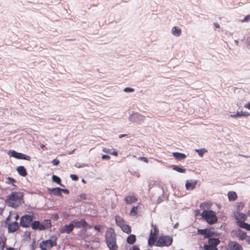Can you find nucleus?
I'll use <instances>...</instances> for the list:
<instances>
[{
    "instance_id": "nucleus-32",
    "label": "nucleus",
    "mask_w": 250,
    "mask_h": 250,
    "mask_svg": "<svg viewBox=\"0 0 250 250\" xmlns=\"http://www.w3.org/2000/svg\"><path fill=\"white\" fill-rule=\"evenodd\" d=\"M159 232L158 229L154 227V231H153L152 230L150 231V237H153L156 238V236L157 235V234Z\"/></svg>"
},
{
    "instance_id": "nucleus-9",
    "label": "nucleus",
    "mask_w": 250,
    "mask_h": 250,
    "mask_svg": "<svg viewBox=\"0 0 250 250\" xmlns=\"http://www.w3.org/2000/svg\"><path fill=\"white\" fill-rule=\"evenodd\" d=\"M197 182V180L190 179L187 180L185 185L186 189L190 190H193L195 188Z\"/></svg>"
},
{
    "instance_id": "nucleus-19",
    "label": "nucleus",
    "mask_w": 250,
    "mask_h": 250,
    "mask_svg": "<svg viewBox=\"0 0 250 250\" xmlns=\"http://www.w3.org/2000/svg\"><path fill=\"white\" fill-rule=\"evenodd\" d=\"M172 155L175 158L178 160H184L187 157L185 154L177 152H173Z\"/></svg>"
},
{
    "instance_id": "nucleus-33",
    "label": "nucleus",
    "mask_w": 250,
    "mask_h": 250,
    "mask_svg": "<svg viewBox=\"0 0 250 250\" xmlns=\"http://www.w3.org/2000/svg\"><path fill=\"white\" fill-rule=\"evenodd\" d=\"M196 151L198 152V155L201 157L203 156L204 153L207 151L205 148L196 149Z\"/></svg>"
},
{
    "instance_id": "nucleus-58",
    "label": "nucleus",
    "mask_w": 250,
    "mask_h": 250,
    "mask_svg": "<svg viewBox=\"0 0 250 250\" xmlns=\"http://www.w3.org/2000/svg\"><path fill=\"white\" fill-rule=\"evenodd\" d=\"M179 226V223H177L176 224H175V225L174 226V229H177L178 228Z\"/></svg>"
},
{
    "instance_id": "nucleus-3",
    "label": "nucleus",
    "mask_w": 250,
    "mask_h": 250,
    "mask_svg": "<svg viewBox=\"0 0 250 250\" xmlns=\"http://www.w3.org/2000/svg\"><path fill=\"white\" fill-rule=\"evenodd\" d=\"M202 216L209 225L214 224L218 221L215 212L212 210H204L202 213Z\"/></svg>"
},
{
    "instance_id": "nucleus-6",
    "label": "nucleus",
    "mask_w": 250,
    "mask_h": 250,
    "mask_svg": "<svg viewBox=\"0 0 250 250\" xmlns=\"http://www.w3.org/2000/svg\"><path fill=\"white\" fill-rule=\"evenodd\" d=\"M8 153L10 157H12L18 159L30 161L31 159L29 156L26 155L23 153L18 152L14 150H9Z\"/></svg>"
},
{
    "instance_id": "nucleus-55",
    "label": "nucleus",
    "mask_w": 250,
    "mask_h": 250,
    "mask_svg": "<svg viewBox=\"0 0 250 250\" xmlns=\"http://www.w3.org/2000/svg\"><path fill=\"white\" fill-rule=\"evenodd\" d=\"M246 242L250 245V236H248L246 239Z\"/></svg>"
},
{
    "instance_id": "nucleus-27",
    "label": "nucleus",
    "mask_w": 250,
    "mask_h": 250,
    "mask_svg": "<svg viewBox=\"0 0 250 250\" xmlns=\"http://www.w3.org/2000/svg\"><path fill=\"white\" fill-rule=\"evenodd\" d=\"M228 195L229 201H234L237 198V194L234 191L229 192Z\"/></svg>"
},
{
    "instance_id": "nucleus-38",
    "label": "nucleus",
    "mask_w": 250,
    "mask_h": 250,
    "mask_svg": "<svg viewBox=\"0 0 250 250\" xmlns=\"http://www.w3.org/2000/svg\"><path fill=\"white\" fill-rule=\"evenodd\" d=\"M250 21V14L246 16L244 19L241 20L240 21L242 22H247Z\"/></svg>"
},
{
    "instance_id": "nucleus-46",
    "label": "nucleus",
    "mask_w": 250,
    "mask_h": 250,
    "mask_svg": "<svg viewBox=\"0 0 250 250\" xmlns=\"http://www.w3.org/2000/svg\"><path fill=\"white\" fill-rule=\"evenodd\" d=\"M102 159L103 160H109L110 158V157L108 155H103L102 157Z\"/></svg>"
},
{
    "instance_id": "nucleus-11",
    "label": "nucleus",
    "mask_w": 250,
    "mask_h": 250,
    "mask_svg": "<svg viewBox=\"0 0 250 250\" xmlns=\"http://www.w3.org/2000/svg\"><path fill=\"white\" fill-rule=\"evenodd\" d=\"M19 229V224L17 222L10 223L8 226V232H14Z\"/></svg>"
},
{
    "instance_id": "nucleus-40",
    "label": "nucleus",
    "mask_w": 250,
    "mask_h": 250,
    "mask_svg": "<svg viewBox=\"0 0 250 250\" xmlns=\"http://www.w3.org/2000/svg\"><path fill=\"white\" fill-rule=\"evenodd\" d=\"M70 177L71 179L74 181H77L79 178L78 176L75 174H70Z\"/></svg>"
},
{
    "instance_id": "nucleus-50",
    "label": "nucleus",
    "mask_w": 250,
    "mask_h": 250,
    "mask_svg": "<svg viewBox=\"0 0 250 250\" xmlns=\"http://www.w3.org/2000/svg\"><path fill=\"white\" fill-rule=\"evenodd\" d=\"M61 192H63L64 193L68 194L69 193V190L67 189L66 188H62V190H61Z\"/></svg>"
},
{
    "instance_id": "nucleus-34",
    "label": "nucleus",
    "mask_w": 250,
    "mask_h": 250,
    "mask_svg": "<svg viewBox=\"0 0 250 250\" xmlns=\"http://www.w3.org/2000/svg\"><path fill=\"white\" fill-rule=\"evenodd\" d=\"M16 182V180L10 177H8L6 178V183L8 184H10L11 183Z\"/></svg>"
},
{
    "instance_id": "nucleus-57",
    "label": "nucleus",
    "mask_w": 250,
    "mask_h": 250,
    "mask_svg": "<svg viewBox=\"0 0 250 250\" xmlns=\"http://www.w3.org/2000/svg\"><path fill=\"white\" fill-rule=\"evenodd\" d=\"M126 135H127V134H121V135H120L119 136V137L120 138H123V137H125V136H126Z\"/></svg>"
},
{
    "instance_id": "nucleus-41",
    "label": "nucleus",
    "mask_w": 250,
    "mask_h": 250,
    "mask_svg": "<svg viewBox=\"0 0 250 250\" xmlns=\"http://www.w3.org/2000/svg\"><path fill=\"white\" fill-rule=\"evenodd\" d=\"M59 160L57 159H54L52 161V163L54 166H57L59 164Z\"/></svg>"
},
{
    "instance_id": "nucleus-37",
    "label": "nucleus",
    "mask_w": 250,
    "mask_h": 250,
    "mask_svg": "<svg viewBox=\"0 0 250 250\" xmlns=\"http://www.w3.org/2000/svg\"><path fill=\"white\" fill-rule=\"evenodd\" d=\"M206 231V229H198L197 230L198 233L204 235L205 236V232Z\"/></svg>"
},
{
    "instance_id": "nucleus-5",
    "label": "nucleus",
    "mask_w": 250,
    "mask_h": 250,
    "mask_svg": "<svg viewBox=\"0 0 250 250\" xmlns=\"http://www.w3.org/2000/svg\"><path fill=\"white\" fill-rule=\"evenodd\" d=\"M33 215L30 214H25L22 216L20 220V225L22 228H29L31 227L33 221Z\"/></svg>"
},
{
    "instance_id": "nucleus-20",
    "label": "nucleus",
    "mask_w": 250,
    "mask_h": 250,
    "mask_svg": "<svg viewBox=\"0 0 250 250\" xmlns=\"http://www.w3.org/2000/svg\"><path fill=\"white\" fill-rule=\"evenodd\" d=\"M136 240V235L134 234H130L126 239L127 243L129 245L133 244Z\"/></svg>"
},
{
    "instance_id": "nucleus-56",
    "label": "nucleus",
    "mask_w": 250,
    "mask_h": 250,
    "mask_svg": "<svg viewBox=\"0 0 250 250\" xmlns=\"http://www.w3.org/2000/svg\"><path fill=\"white\" fill-rule=\"evenodd\" d=\"M214 26H215L216 28H218L220 27L219 24L218 23H214Z\"/></svg>"
},
{
    "instance_id": "nucleus-31",
    "label": "nucleus",
    "mask_w": 250,
    "mask_h": 250,
    "mask_svg": "<svg viewBox=\"0 0 250 250\" xmlns=\"http://www.w3.org/2000/svg\"><path fill=\"white\" fill-rule=\"evenodd\" d=\"M204 248L205 250H218L216 247H213L209 245L205 244Z\"/></svg>"
},
{
    "instance_id": "nucleus-30",
    "label": "nucleus",
    "mask_w": 250,
    "mask_h": 250,
    "mask_svg": "<svg viewBox=\"0 0 250 250\" xmlns=\"http://www.w3.org/2000/svg\"><path fill=\"white\" fill-rule=\"evenodd\" d=\"M214 235V232L211 231L210 230H209L206 229V231L205 232L204 237L205 238H209L211 236Z\"/></svg>"
},
{
    "instance_id": "nucleus-7",
    "label": "nucleus",
    "mask_w": 250,
    "mask_h": 250,
    "mask_svg": "<svg viewBox=\"0 0 250 250\" xmlns=\"http://www.w3.org/2000/svg\"><path fill=\"white\" fill-rule=\"evenodd\" d=\"M58 238L55 236H52L51 239L42 241V244L44 246L49 247L50 248L57 245L56 241Z\"/></svg>"
},
{
    "instance_id": "nucleus-54",
    "label": "nucleus",
    "mask_w": 250,
    "mask_h": 250,
    "mask_svg": "<svg viewBox=\"0 0 250 250\" xmlns=\"http://www.w3.org/2000/svg\"><path fill=\"white\" fill-rule=\"evenodd\" d=\"M236 115H237V117L242 116V113H241V111H237L236 114Z\"/></svg>"
},
{
    "instance_id": "nucleus-8",
    "label": "nucleus",
    "mask_w": 250,
    "mask_h": 250,
    "mask_svg": "<svg viewBox=\"0 0 250 250\" xmlns=\"http://www.w3.org/2000/svg\"><path fill=\"white\" fill-rule=\"evenodd\" d=\"M74 227L75 226L71 221L68 225H65L61 228L60 232L61 233H66L69 234L73 230Z\"/></svg>"
},
{
    "instance_id": "nucleus-10",
    "label": "nucleus",
    "mask_w": 250,
    "mask_h": 250,
    "mask_svg": "<svg viewBox=\"0 0 250 250\" xmlns=\"http://www.w3.org/2000/svg\"><path fill=\"white\" fill-rule=\"evenodd\" d=\"M75 227L77 228H85L88 226V223L84 219H82L80 221L73 220L72 221Z\"/></svg>"
},
{
    "instance_id": "nucleus-47",
    "label": "nucleus",
    "mask_w": 250,
    "mask_h": 250,
    "mask_svg": "<svg viewBox=\"0 0 250 250\" xmlns=\"http://www.w3.org/2000/svg\"><path fill=\"white\" fill-rule=\"evenodd\" d=\"M94 228L96 230H97L99 232H101V226L100 225H95Z\"/></svg>"
},
{
    "instance_id": "nucleus-48",
    "label": "nucleus",
    "mask_w": 250,
    "mask_h": 250,
    "mask_svg": "<svg viewBox=\"0 0 250 250\" xmlns=\"http://www.w3.org/2000/svg\"><path fill=\"white\" fill-rule=\"evenodd\" d=\"M241 113H242V116L244 117H247L250 115V113L248 112H243L241 111Z\"/></svg>"
},
{
    "instance_id": "nucleus-61",
    "label": "nucleus",
    "mask_w": 250,
    "mask_h": 250,
    "mask_svg": "<svg viewBox=\"0 0 250 250\" xmlns=\"http://www.w3.org/2000/svg\"><path fill=\"white\" fill-rule=\"evenodd\" d=\"M6 250H15V249H14L13 248H11V247H10V248H7L6 249Z\"/></svg>"
},
{
    "instance_id": "nucleus-22",
    "label": "nucleus",
    "mask_w": 250,
    "mask_h": 250,
    "mask_svg": "<svg viewBox=\"0 0 250 250\" xmlns=\"http://www.w3.org/2000/svg\"><path fill=\"white\" fill-rule=\"evenodd\" d=\"M171 32L174 36L176 37H179L181 34L182 31L178 27L174 26L172 27L171 29Z\"/></svg>"
},
{
    "instance_id": "nucleus-14",
    "label": "nucleus",
    "mask_w": 250,
    "mask_h": 250,
    "mask_svg": "<svg viewBox=\"0 0 250 250\" xmlns=\"http://www.w3.org/2000/svg\"><path fill=\"white\" fill-rule=\"evenodd\" d=\"M234 218L237 221H245L247 216L246 214L243 213L237 212L234 213Z\"/></svg>"
},
{
    "instance_id": "nucleus-60",
    "label": "nucleus",
    "mask_w": 250,
    "mask_h": 250,
    "mask_svg": "<svg viewBox=\"0 0 250 250\" xmlns=\"http://www.w3.org/2000/svg\"><path fill=\"white\" fill-rule=\"evenodd\" d=\"M3 211V209L1 208H0V214H1Z\"/></svg>"
},
{
    "instance_id": "nucleus-64",
    "label": "nucleus",
    "mask_w": 250,
    "mask_h": 250,
    "mask_svg": "<svg viewBox=\"0 0 250 250\" xmlns=\"http://www.w3.org/2000/svg\"><path fill=\"white\" fill-rule=\"evenodd\" d=\"M109 249L110 250H118V249H114V248H111V249Z\"/></svg>"
},
{
    "instance_id": "nucleus-39",
    "label": "nucleus",
    "mask_w": 250,
    "mask_h": 250,
    "mask_svg": "<svg viewBox=\"0 0 250 250\" xmlns=\"http://www.w3.org/2000/svg\"><path fill=\"white\" fill-rule=\"evenodd\" d=\"M124 91L125 92H132L134 91V89L130 87H125Z\"/></svg>"
},
{
    "instance_id": "nucleus-16",
    "label": "nucleus",
    "mask_w": 250,
    "mask_h": 250,
    "mask_svg": "<svg viewBox=\"0 0 250 250\" xmlns=\"http://www.w3.org/2000/svg\"><path fill=\"white\" fill-rule=\"evenodd\" d=\"M41 226L43 230L51 227V220L50 219H45L42 222H41Z\"/></svg>"
},
{
    "instance_id": "nucleus-49",
    "label": "nucleus",
    "mask_w": 250,
    "mask_h": 250,
    "mask_svg": "<svg viewBox=\"0 0 250 250\" xmlns=\"http://www.w3.org/2000/svg\"><path fill=\"white\" fill-rule=\"evenodd\" d=\"M129 250H140V249L137 246L134 245Z\"/></svg>"
},
{
    "instance_id": "nucleus-18",
    "label": "nucleus",
    "mask_w": 250,
    "mask_h": 250,
    "mask_svg": "<svg viewBox=\"0 0 250 250\" xmlns=\"http://www.w3.org/2000/svg\"><path fill=\"white\" fill-rule=\"evenodd\" d=\"M220 240L216 238H211L208 239V244L210 246L216 247L220 243Z\"/></svg>"
},
{
    "instance_id": "nucleus-21",
    "label": "nucleus",
    "mask_w": 250,
    "mask_h": 250,
    "mask_svg": "<svg viewBox=\"0 0 250 250\" xmlns=\"http://www.w3.org/2000/svg\"><path fill=\"white\" fill-rule=\"evenodd\" d=\"M17 170L18 173L21 176H25L27 175L26 169L23 166H20L18 167Z\"/></svg>"
},
{
    "instance_id": "nucleus-26",
    "label": "nucleus",
    "mask_w": 250,
    "mask_h": 250,
    "mask_svg": "<svg viewBox=\"0 0 250 250\" xmlns=\"http://www.w3.org/2000/svg\"><path fill=\"white\" fill-rule=\"evenodd\" d=\"M52 180L53 182L59 184L61 186L64 187V186L62 184L61 178L57 175H53L52 176Z\"/></svg>"
},
{
    "instance_id": "nucleus-15",
    "label": "nucleus",
    "mask_w": 250,
    "mask_h": 250,
    "mask_svg": "<svg viewBox=\"0 0 250 250\" xmlns=\"http://www.w3.org/2000/svg\"><path fill=\"white\" fill-rule=\"evenodd\" d=\"M41 226V223L39 221H33L31 227L33 230H43Z\"/></svg>"
},
{
    "instance_id": "nucleus-62",
    "label": "nucleus",
    "mask_w": 250,
    "mask_h": 250,
    "mask_svg": "<svg viewBox=\"0 0 250 250\" xmlns=\"http://www.w3.org/2000/svg\"><path fill=\"white\" fill-rule=\"evenodd\" d=\"M234 42H235V43L236 45H237L238 44V41L237 40H235Z\"/></svg>"
},
{
    "instance_id": "nucleus-44",
    "label": "nucleus",
    "mask_w": 250,
    "mask_h": 250,
    "mask_svg": "<svg viewBox=\"0 0 250 250\" xmlns=\"http://www.w3.org/2000/svg\"><path fill=\"white\" fill-rule=\"evenodd\" d=\"M80 197L82 200H85L86 199V194L85 193H82L80 195Z\"/></svg>"
},
{
    "instance_id": "nucleus-63",
    "label": "nucleus",
    "mask_w": 250,
    "mask_h": 250,
    "mask_svg": "<svg viewBox=\"0 0 250 250\" xmlns=\"http://www.w3.org/2000/svg\"><path fill=\"white\" fill-rule=\"evenodd\" d=\"M19 217V215H18V214H17V215H16V216H15V219H16V220H17L18 219Z\"/></svg>"
},
{
    "instance_id": "nucleus-2",
    "label": "nucleus",
    "mask_w": 250,
    "mask_h": 250,
    "mask_svg": "<svg viewBox=\"0 0 250 250\" xmlns=\"http://www.w3.org/2000/svg\"><path fill=\"white\" fill-rule=\"evenodd\" d=\"M105 241L109 249H118L116 243V234L113 229L110 228L107 230L105 235Z\"/></svg>"
},
{
    "instance_id": "nucleus-17",
    "label": "nucleus",
    "mask_w": 250,
    "mask_h": 250,
    "mask_svg": "<svg viewBox=\"0 0 250 250\" xmlns=\"http://www.w3.org/2000/svg\"><path fill=\"white\" fill-rule=\"evenodd\" d=\"M237 224L239 227L247 230H250V225L245 223L244 221H237Z\"/></svg>"
},
{
    "instance_id": "nucleus-28",
    "label": "nucleus",
    "mask_w": 250,
    "mask_h": 250,
    "mask_svg": "<svg viewBox=\"0 0 250 250\" xmlns=\"http://www.w3.org/2000/svg\"><path fill=\"white\" fill-rule=\"evenodd\" d=\"M125 201L126 203L130 204L136 202L137 201V199L134 196H128L125 197Z\"/></svg>"
},
{
    "instance_id": "nucleus-36",
    "label": "nucleus",
    "mask_w": 250,
    "mask_h": 250,
    "mask_svg": "<svg viewBox=\"0 0 250 250\" xmlns=\"http://www.w3.org/2000/svg\"><path fill=\"white\" fill-rule=\"evenodd\" d=\"M137 207H133L130 211V214L132 215H136L137 213Z\"/></svg>"
},
{
    "instance_id": "nucleus-13",
    "label": "nucleus",
    "mask_w": 250,
    "mask_h": 250,
    "mask_svg": "<svg viewBox=\"0 0 250 250\" xmlns=\"http://www.w3.org/2000/svg\"><path fill=\"white\" fill-rule=\"evenodd\" d=\"M47 190L49 194H53L55 196H62L61 190L62 188L57 187L53 188H47Z\"/></svg>"
},
{
    "instance_id": "nucleus-45",
    "label": "nucleus",
    "mask_w": 250,
    "mask_h": 250,
    "mask_svg": "<svg viewBox=\"0 0 250 250\" xmlns=\"http://www.w3.org/2000/svg\"><path fill=\"white\" fill-rule=\"evenodd\" d=\"M139 159L141 160H142V161H144L146 163H148V159L146 157H139Z\"/></svg>"
},
{
    "instance_id": "nucleus-52",
    "label": "nucleus",
    "mask_w": 250,
    "mask_h": 250,
    "mask_svg": "<svg viewBox=\"0 0 250 250\" xmlns=\"http://www.w3.org/2000/svg\"><path fill=\"white\" fill-rule=\"evenodd\" d=\"M25 235L27 236V238L28 239H30V232L28 231H26L25 233Z\"/></svg>"
},
{
    "instance_id": "nucleus-35",
    "label": "nucleus",
    "mask_w": 250,
    "mask_h": 250,
    "mask_svg": "<svg viewBox=\"0 0 250 250\" xmlns=\"http://www.w3.org/2000/svg\"><path fill=\"white\" fill-rule=\"evenodd\" d=\"M155 239H156L155 238L150 237V238L148 240V245L150 246H152L154 244V242H155Z\"/></svg>"
},
{
    "instance_id": "nucleus-29",
    "label": "nucleus",
    "mask_w": 250,
    "mask_h": 250,
    "mask_svg": "<svg viewBox=\"0 0 250 250\" xmlns=\"http://www.w3.org/2000/svg\"><path fill=\"white\" fill-rule=\"evenodd\" d=\"M172 168L173 170H174L178 172H180V173H185L186 172L185 168L180 167L178 166L173 165Z\"/></svg>"
},
{
    "instance_id": "nucleus-53",
    "label": "nucleus",
    "mask_w": 250,
    "mask_h": 250,
    "mask_svg": "<svg viewBox=\"0 0 250 250\" xmlns=\"http://www.w3.org/2000/svg\"><path fill=\"white\" fill-rule=\"evenodd\" d=\"M244 107L250 110V102L245 104Z\"/></svg>"
},
{
    "instance_id": "nucleus-25",
    "label": "nucleus",
    "mask_w": 250,
    "mask_h": 250,
    "mask_svg": "<svg viewBox=\"0 0 250 250\" xmlns=\"http://www.w3.org/2000/svg\"><path fill=\"white\" fill-rule=\"evenodd\" d=\"M121 229L124 232L127 234H129L131 232V227L128 225H123L121 227Z\"/></svg>"
},
{
    "instance_id": "nucleus-12",
    "label": "nucleus",
    "mask_w": 250,
    "mask_h": 250,
    "mask_svg": "<svg viewBox=\"0 0 250 250\" xmlns=\"http://www.w3.org/2000/svg\"><path fill=\"white\" fill-rule=\"evenodd\" d=\"M229 250H243L242 247L237 242L231 241L228 244Z\"/></svg>"
},
{
    "instance_id": "nucleus-43",
    "label": "nucleus",
    "mask_w": 250,
    "mask_h": 250,
    "mask_svg": "<svg viewBox=\"0 0 250 250\" xmlns=\"http://www.w3.org/2000/svg\"><path fill=\"white\" fill-rule=\"evenodd\" d=\"M39 247L42 250H46L47 246H45L43 244H42V242L40 243Z\"/></svg>"
},
{
    "instance_id": "nucleus-59",
    "label": "nucleus",
    "mask_w": 250,
    "mask_h": 250,
    "mask_svg": "<svg viewBox=\"0 0 250 250\" xmlns=\"http://www.w3.org/2000/svg\"><path fill=\"white\" fill-rule=\"evenodd\" d=\"M230 116L231 117H233V118H237V115H236V114H231L230 115Z\"/></svg>"
},
{
    "instance_id": "nucleus-23",
    "label": "nucleus",
    "mask_w": 250,
    "mask_h": 250,
    "mask_svg": "<svg viewBox=\"0 0 250 250\" xmlns=\"http://www.w3.org/2000/svg\"><path fill=\"white\" fill-rule=\"evenodd\" d=\"M237 236L239 237V239L241 240H246V238L248 237L247 235L246 232L241 229H239Z\"/></svg>"
},
{
    "instance_id": "nucleus-1",
    "label": "nucleus",
    "mask_w": 250,
    "mask_h": 250,
    "mask_svg": "<svg viewBox=\"0 0 250 250\" xmlns=\"http://www.w3.org/2000/svg\"><path fill=\"white\" fill-rule=\"evenodd\" d=\"M23 193L21 191L12 192L6 196V204L13 208H17L23 203Z\"/></svg>"
},
{
    "instance_id": "nucleus-4",
    "label": "nucleus",
    "mask_w": 250,
    "mask_h": 250,
    "mask_svg": "<svg viewBox=\"0 0 250 250\" xmlns=\"http://www.w3.org/2000/svg\"><path fill=\"white\" fill-rule=\"evenodd\" d=\"M172 241L173 238L170 236H161L158 238L156 245L157 247H168L171 245Z\"/></svg>"
},
{
    "instance_id": "nucleus-42",
    "label": "nucleus",
    "mask_w": 250,
    "mask_h": 250,
    "mask_svg": "<svg viewBox=\"0 0 250 250\" xmlns=\"http://www.w3.org/2000/svg\"><path fill=\"white\" fill-rule=\"evenodd\" d=\"M103 151H104V152L106 153H109L110 154L111 153V149H108V148H106L105 147H103Z\"/></svg>"
},
{
    "instance_id": "nucleus-24",
    "label": "nucleus",
    "mask_w": 250,
    "mask_h": 250,
    "mask_svg": "<svg viewBox=\"0 0 250 250\" xmlns=\"http://www.w3.org/2000/svg\"><path fill=\"white\" fill-rule=\"evenodd\" d=\"M133 117L135 118V121H139V123L144 122L145 117L139 113H136Z\"/></svg>"
},
{
    "instance_id": "nucleus-51",
    "label": "nucleus",
    "mask_w": 250,
    "mask_h": 250,
    "mask_svg": "<svg viewBox=\"0 0 250 250\" xmlns=\"http://www.w3.org/2000/svg\"><path fill=\"white\" fill-rule=\"evenodd\" d=\"M111 155H113L114 156H117L118 155V152L116 150H114L113 151H111V153H110Z\"/></svg>"
}]
</instances>
